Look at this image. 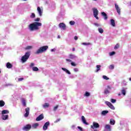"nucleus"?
<instances>
[{
  "label": "nucleus",
  "instance_id": "f257e3e1",
  "mask_svg": "<svg viewBox=\"0 0 131 131\" xmlns=\"http://www.w3.org/2000/svg\"><path fill=\"white\" fill-rule=\"evenodd\" d=\"M41 25L42 24L41 23L34 22L29 26V28L31 31L38 30V29H39V26H41Z\"/></svg>",
  "mask_w": 131,
  "mask_h": 131
},
{
  "label": "nucleus",
  "instance_id": "f03ea898",
  "mask_svg": "<svg viewBox=\"0 0 131 131\" xmlns=\"http://www.w3.org/2000/svg\"><path fill=\"white\" fill-rule=\"evenodd\" d=\"M49 49V47L47 46L41 47L39 48V49H38L36 52L35 53V54H36L37 55H38V54H41V53H43L47 51Z\"/></svg>",
  "mask_w": 131,
  "mask_h": 131
},
{
  "label": "nucleus",
  "instance_id": "7ed1b4c3",
  "mask_svg": "<svg viewBox=\"0 0 131 131\" xmlns=\"http://www.w3.org/2000/svg\"><path fill=\"white\" fill-rule=\"evenodd\" d=\"M30 57V52H26L25 54L21 57V61L22 63H25Z\"/></svg>",
  "mask_w": 131,
  "mask_h": 131
},
{
  "label": "nucleus",
  "instance_id": "20e7f679",
  "mask_svg": "<svg viewBox=\"0 0 131 131\" xmlns=\"http://www.w3.org/2000/svg\"><path fill=\"white\" fill-rule=\"evenodd\" d=\"M92 10L93 11V15L95 18H96L97 20H99V17H98V15H99V10L96 8H93Z\"/></svg>",
  "mask_w": 131,
  "mask_h": 131
},
{
  "label": "nucleus",
  "instance_id": "39448f33",
  "mask_svg": "<svg viewBox=\"0 0 131 131\" xmlns=\"http://www.w3.org/2000/svg\"><path fill=\"white\" fill-rule=\"evenodd\" d=\"M93 125H91V128H93V129L95 128H99L100 127V125L99 123L96 122H93Z\"/></svg>",
  "mask_w": 131,
  "mask_h": 131
},
{
  "label": "nucleus",
  "instance_id": "423d86ee",
  "mask_svg": "<svg viewBox=\"0 0 131 131\" xmlns=\"http://www.w3.org/2000/svg\"><path fill=\"white\" fill-rule=\"evenodd\" d=\"M23 129L25 131L30 130V129H31V125L27 124L26 126L23 127Z\"/></svg>",
  "mask_w": 131,
  "mask_h": 131
},
{
  "label": "nucleus",
  "instance_id": "0eeeda50",
  "mask_svg": "<svg viewBox=\"0 0 131 131\" xmlns=\"http://www.w3.org/2000/svg\"><path fill=\"white\" fill-rule=\"evenodd\" d=\"M105 104L112 110H115V107H114V106L112 103H111L110 102L106 101Z\"/></svg>",
  "mask_w": 131,
  "mask_h": 131
},
{
  "label": "nucleus",
  "instance_id": "6e6552de",
  "mask_svg": "<svg viewBox=\"0 0 131 131\" xmlns=\"http://www.w3.org/2000/svg\"><path fill=\"white\" fill-rule=\"evenodd\" d=\"M59 28H60V29H62V30H65L66 29V25L63 23H61L58 25Z\"/></svg>",
  "mask_w": 131,
  "mask_h": 131
},
{
  "label": "nucleus",
  "instance_id": "1a4fd4ad",
  "mask_svg": "<svg viewBox=\"0 0 131 131\" xmlns=\"http://www.w3.org/2000/svg\"><path fill=\"white\" fill-rule=\"evenodd\" d=\"M43 118H45V117L43 116V114H41L36 118V121H40V120H42Z\"/></svg>",
  "mask_w": 131,
  "mask_h": 131
},
{
  "label": "nucleus",
  "instance_id": "9d476101",
  "mask_svg": "<svg viewBox=\"0 0 131 131\" xmlns=\"http://www.w3.org/2000/svg\"><path fill=\"white\" fill-rule=\"evenodd\" d=\"M115 7L118 15H120V13H121L120 7H119V6H118V5H117V4H115Z\"/></svg>",
  "mask_w": 131,
  "mask_h": 131
},
{
  "label": "nucleus",
  "instance_id": "9b49d317",
  "mask_svg": "<svg viewBox=\"0 0 131 131\" xmlns=\"http://www.w3.org/2000/svg\"><path fill=\"white\" fill-rule=\"evenodd\" d=\"M37 11L38 12V14L40 17H41L42 16V13L43 11L40 9V7H38L37 9Z\"/></svg>",
  "mask_w": 131,
  "mask_h": 131
},
{
  "label": "nucleus",
  "instance_id": "f8f14e48",
  "mask_svg": "<svg viewBox=\"0 0 131 131\" xmlns=\"http://www.w3.org/2000/svg\"><path fill=\"white\" fill-rule=\"evenodd\" d=\"M69 57L70 59H72V60H77V59H78V57H77V56L72 54H70L69 55Z\"/></svg>",
  "mask_w": 131,
  "mask_h": 131
},
{
  "label": "nucleus",
  "instance_id": "ddd939ff",
  "mask_svg": "<svg viewBox=\"0 0 131 131\" xmlns=\"http://www.w3.org/2000/svg\"><path fill=\"white\" fill-rule=\"evenodd\" d=\"M29 111H30V108L29 107H27L25 109L26 113L24 115L25 117L29 116Z\"/></svg>",
  "mask_w": 131,
  "mask_h": 131
},
{
  "label": "nucleus",
  "instance_id": "4468645a",
  "mask_svg": "<svg viewBox=\"0 0 131 131\" xmlns=\"http://www.w3.org/2000/svg\"><path fill=\"white\" fill-rule=\"evenodd\" d=\"M105 131H111V125L110 124H106L104 126Z\"/></svg>",
  "mask_w": 131,
  "mask_h": 131
},
{
  "label": "nucleus",
  "instance_id": "2eb2a0df",
  "mask_svg": "<svg viewBox=\"0 0 131 131\" xmlns=\"http://www.w3.org/2000/svg\"><path fill=\"white\" fill-rule=\"evenodd\" d=\"M49 125H50V122H47L46 123H45L44 125L43 126V130H47L48 129Z\"/></svg>",
  "mask_w": 131,
  "mask_h": 131
},
{
  "label": "nucleus",
  "instance_id": "dca6fc26",
  "mask_svg": "<svg viewBox=\"0 0 131 131\" xmlns=\"http://www.w3.org/2000/svg\"><path fill=\"white\" fill-rule=\"evenodd\" d=\"M81 119H82V121L83 123H84V124H86V125H89V123H88L86 122V120H85V118H84V116H82L81 117Z\"/></svg>",
  "mask_w": 131,
  "mask_h": 131
},
{
  "label": "nucleus",
  "instance_id": "f3484780",
  "mask_svg": "<svg viewBox=\"0 0 131 131\" xmlns=\"http://www.w3.org/2000/svg\"><path fill=\"white\" fill-rule=\"evenodd\" d=\"M101 15L103 16L104 20H107L108 19V16H107V14L104 12H101Z\"/></svg>",
  "mask_w": 131,
  "mask_h": 131
},
{
  "label": "nucleus",
  "instance_id": "a211bd4d",
  "mask_svg": "<svg viewBox=\"0 0 131 131\" xmlns=\"http://www.w3.org/2000/svg\"><path fill=\"white\" fill-rule=\"evenodd\" d=\"M62 70H63V71H64V72H66L67 74L70 75L71 74V73L70 72V71H69V70H67V69H65L64 68H61Z\"/></svg>",
  "mask_w": 131,
  "mask_h": 131
},
{
  "label": "nucleus",
  "instance_id": "6ab92c4d",
  "mask_svg": "<svg viewBox=\"0 0 131 131\" xmlns=\"http://www.w3.org/2000/svg\"><path fill=\"white\" fill-rule=\"evenodd\" d=\"M6 67L8 69H11V68L13 67V65H12V64H11L10 62H7L6 64Z\"/></svg>",
  "mask_w": 131,
  "mask_h": 131
},
{
  "label": "nucleus",
  "instance_id": "aec40b11",
  "mask_svg": "<svg viewBox=\"0 0 131 131\" xmlns=\"http://www.w3.org/2000/svg\"><path fill=\"white\" fill-rule=\"evenodd\" d=\"M2 118L3 120H7V119H8V118H9V115H3L2 116Z\"/></svg>",
  "mask_w": 131,
  "mask_h": 131
},
{
  "label": "nucleus",
  "instance_id": "412c9836",
  "mask_svg": "<svg viewBox=\"0 0 131 131\" xmlns=\"http://www.w3.org/2000/svg\"><path fill=\"white\" fill-rule=\"evenodd\" d=\"M111 25L113 27H115V20H114V19H111Z\"/></svg>",
  "mask_w": 131,
  "mask_h": 131
},
{
  "label": "nucleus",
  "instance_id": "4be33fe9",
  "mask_svg": "<svg viewBox=\"0 0 131 131\" xmlns=\"http://www.w3.org/2000/svg\"><path fill=\"white\" fill-rule=\"evenodd\" d=\"M6 105V103L4 100H0V107H4Z\"/></svg>",
  "mask_w": 131,
  "mask_h": 131
},
{
  "label": "nucleus",
  "instance_id": "5701e85b",
  "mask_svg": "<svg viewBox=\"0 0 131 131\" xmlns=\"http://www.w3.org/2000/svg\"><path fill=\"white\" fill-rule=\"evenodd\" d=\"M110 123L111 124V125H114V124H115V121L113 119H111Z\"/></svg>",
  "mask_w": 131,
  "mask_h": 131
},
{
  "label": "nucleus",
  "instance_id": "b1692460",
  "mask_svg": "<svg viewBox=\"0 0 131 131\" xmlns=\"http://www.w3.org/2000/svg\"><path fill=\"white\" fill-rule=\"evenodd\" d=\"M8 113H9V111L6 110H4L2 112V115H4V114H8Z\"/></svg>",
  "mask_w": 131,
  "mask_h": 131
},
{
  "label": "nucleus",
  "instance_id": "393cba45",
  "mask_svg": "<svg viewBox=\"0 0 131 131\" xmlns=\"http://www.w3.org/2000/svg\"><path fill=\"white\" fill-rule=\"evenodd\" d=\"M96 68L97 70L96 71V72H98L99 71H100V70H101V66L100 65H97L96 66Z\"/></svg>",
  "mask_w": 131,
  "mask_h": 131
},
{
  "label": "nucleus",
  "instance_id": "a878e982",
  "mask_svg": "<svg viewBox=\"0 0 131 131\" xmlns=\"http://www.w3.org/2000/svg\"><path fill=\"white\" fill-rule=\"evenodd\" d=\"M108 113H109V111H103L101 112V115H106Z\"/></svg>",
  "mask_w": 131,
  "mask_h": 131
},
{
  "label": "nucleus",
  "instance_id": "bb28decb",
  "mask_svg": "<svg viewBox=\"0 0 131 131\" xmlns=\"http://www.w3.org/2000/svg\"><path fill=\"white\" fill-rule=\"evenodd\" d=\"M38 125H39V124H38V123H36L32 125V127L34 128H36L37 126H38Z\"/></svg>",
  "mask_w": 131,
  "mask_h": 131
},
{
  "label": "nucleus",
  "instance_id": "cd10ccee",
  "mask_svg": "<svg viewBox=\"0 0 131 131\" xmlns=\"http://www.w3.org/2000/svg\"><path fill=\"white\" fill-rule=\"evenodd\" d=\"M49 106H50V104L48 103H45L43 105V108H49Z\"/></svg>",
  "mask_w": 131,
  "mask_h": 131
},
{
  "label": "nucleus",
  "instance_id": "c85d7f7f",
  "mask_svg": "<svg viewBox=\"0 0 131 131\" xmlns=\"http://www.w3.org/2000/svg\"><path fill=\"white\" fill-rule=\"evenodd\" d=\"M33 48V47L31 46H28L25 48V50H32Z\"/></svg>",
  "mask_w": 131,
  "mask_h": 131
},
{
  "label": "nucleus",
  "instance_id": "c756f323",
  "mask_svg": "<svg viewBox=\"0 0 131 131\" xmlns=\"http://www.w3.org/2000/svg\"><path fill=\"white\" fill-rule=\"evenodd\" d=\"M22 104L23 106H24L25 107H26V100H25V99H22Z\"/></svg>",
  "mask_w": 131,
  "mask_h": 131
},
{
  "label": "nucleus",
  "instance_id": "7c9ffc66",
  "mask_svg": "<svg viewBox=\"0 0 131 131\" xmlns=\"http://www.w3.org/2000/svg\"><path fill=\"white\" fill-rule=\"evenodd\" d=\"M98 31L99 32V33H103L104 32V30H103V29H102V28H98Z\"/></svg>",
  "mask_w": 131,
  "mask_h": 131
},
{
  "label": "nucleus",
  "instance_id": "2f4dec72",
  "mask_svg": "<svg viewBox=\"0 0 131 131\" xmlns=\"http://www.w3.org/2000/svg\"><path fill=\"white\" fill-rule=\"evenodd\" d=\"M32 70H33V71H38V70H39V69H38L37 68V67H34L32 68Z\"/></svg>",
  "mask_w": 131,
  "mask_h": 131
},
{
  "label": "nucleus",
  "instance_id": "473e14b6",
  "mask_svg": "<svg viewBox=\"0 0 131 131\" xmlns=\"http://www.w3.org/2000/svg\"><path fill=\"white\" fill-rule=\"evenodd\" d=\"M34 66H35V64H34V63H31L29 67L30 68H33V67H34Z\"/></svg>",
  "mask_w": 131,
  "mask_h": 131
},
{
  "label": "nucleus",
  "instance_id": "72a5a7b5",
  "mask_svg": "<svg viewBox=\"0 0 131 131\" xmlns=\"http://www.w3.org/2000/svg\"><path fill=\"white\" fill-rule=\"evenodd\" d=\"M109 69L111 70H113V69H114V66L113 64L110 65L109 67Z\"/></svg>",
  "mask_w": 131,
  "mask_h": 131
},
{
  "label": "nucleus",
  "instance_id": "f704fd0d",
  "mask_svg": "<svg viewBox=\"0 0 131 131\" xmlns=\"http://www.w3.org/2000/svg\"><path fill=\"white\" fill-rule=\"evenodd\" d=\"M30 18H35V14H34V13H31L30 15Z\"/></svg>",
  "mask_w": 131,
  "mask_h": 131
},
{
  "label": "nucleus",
  "instance_id": "c9c22d12",
  "mask_svg": "<svg viewBox=\"0 0 131 131\" xmlns=\"http://www.w3.org/2000/svg\"><path fill=\"white\" fill-rule=\"evenodd\" d=\"M90 95L91 94H90V93L86 92L84 96H85V97H90Z\"/></svg>",
  "mask_w": 131,
  "mask_h": 131
},
{
  "label": "nucleus",
  "instance_id": "e433bc0d",
  "mask_svg": "<svg viewBox=\"0 0 131 131\" xmlns=\"http://www.w3.org/2000/svg\"><path fill=\"white\" fill-rule=\"evenodd\" d=\"M102 78H103V79H105V80H108V79H109V78H108V77H107L105 75H103L102 76Z\"/></svg>",
  "mask_w": 131,
  "mask_h": 131
},
{
  "label": "nucleus",
  "instance_id": "4c0bfd02",
  "mask_svg": "<svg viewBox=\"0 0 131 131\" xmlns=\"http://www.w3.org/2000/svg\"><path fill=\"white\" fill-rule=\"evenodd\" d=\"M82 45H83V46H90L91 45V43L83 42V43H82Z\"/></svg>",
  "mask_w": 131,
  "mask_h": 131
},
{
  "label": "nucleus",
  "instance_id": "58836bf2",
  "mask_svg": "<svg viewBox=\"0 0 131 131\" xmlns=\"http://www.w3.org/2000/svg\"><path fill=\"white\" fill-rule=\"evenodd\" d=\"M114 55H115V52L113 51L110 53V56H114Z\"/></svg>",
  "mask_w": 131,
  "mask_h": 131
},
{
  "label": "nucleus",
  "instance_id": "ea45409f",
  "mask_svg": "<svg viewBox=\"0 0 131 131\" xmlns=\"http://www.w3.org/2000/svg\"><path fill=\"white\" fill-rule=\"evenodd\" d=\"M104 94L105 95H107V94H109V90L108 89H106L104 90Z\"/></svg>",
  "mask_w": 131,
  "mask_h": 131
},
{
  "label": "nucleus",
  "instance_id": "a19ab883",
  "mask_svg": "<svg viewBox=\"0 0 131 131\" xmlns=\"http://www.w3.org/2000/svg\"><path fill=\"white\" fill-rule=\"evenodd\" d=\"M121 92H122V94L123 95V96H125V94H126L125 90L123 89Z\"/></svg>",
  "mask_w": 131,
  "mask_h": 131
},
{
  "label": "nucleus",
  "instance_id": "79ce46f5",
  "mask_svg": "<svg viewBox=\"0 0 131 131\" xmlns=\"http://www.w3.org/2000/svg\"><path fill=\"white\" fill-rule=\"evenodd\" d=\"M94 25L95 26H97V27H100V26H101V24H98V23H95Z\"/></svg>",
  "mask_w": 131,
  "mask_h": 131
},
{
  "label": "nucleus",
  "instance_id": "37998d69",
  "mask_svg": "<svg viewBox=\"0 0 131 131\" xmlns=\"http://www.w3.org/2000/svg\"><path fill=\"white\" fill-rule=\"evenodd\" d=\"M118 48H119V44H117L115 46V50H117V49H118Z\"/></svg>",
  "mask_w": 131,
  "mask_h": 131
},
{
  "label": "nucleus",
  "instance_id": "c03bdc74",
  "mask_svg": "<svg viewBox=\"0 0 131 131\" xmlns=\"http://www.w3.org/2000/svg\"><path fill=\"white\" fill-rule=\"evenodd\" d=\"M59 107V105H56L54 107L53 110L54 111H56V110H57L58 109V107Z\"/></svg>",
  "mask_w": 131,
  "mask_h": 131
},
{
  "label": "nucleus",
  "instance_id": "a18cd8bd",
  "mask_svg": "<svg viewBox=\"0 0 131 131\" xmlns=\"http://www.w3.org/2000/svg\"><path fill=\"white\" fill-rule=\"evenodd\" d=\"M70 25H74V24H75V22L73 21H70Z\"/></svg>",
  "mask_w": 131,
  "mask_h": 131
},
{
  "label": "nucleus",
  "instance_id": "49530a36",
  "mask_svg": "<svg viewBox=\"0 0 131 131\" xmlns=\"http://www.w3.org/2000/svg\"><path fill=\"white\" fill-rule=\"evenodd\" d=\"M111 101L112 103H115L116 102V99H112Z\"/></svg>",
  "mask_w": 131,
  "mask_h": 131
},
{
  "label": "nucleus",
  "instance_id": "de8ad7c7",
  "mask_svg": "<svg viewBox=\"0 0 131 131\" xmlns=\"http://www.w3.org/2000/svg\"><path fill=\"white\" fill-rule=\"evenodd\" d=\"M78 68H74V71L75 72H78Z\"/></svg>",
  "mask_w": 131,
  "mask_h": 131
},
{
  "label": "nucleus",
  "instance_id": "09e8293b",
  "mask_svg": "<svg viewBox=\"0 0 131 131\" xmlns=\"http://www.w3.org/2000/svg\"><path fill=\"white\" fill-rule=\"evenodd\" d=\"M40 20V18H37L35 19V21H36V22H39V21Z\"/></svg>",
  "mask_w": 131,
  "mask_h": 131
},
{
  "label": "nucleus",
  "instance_id": "8fccbe9b",
  "mask_svg": "<svg viewBox=\"0 0 131 131\" xmlns=\"http://www.w3.org/2000/svg\"><path fill=\"white\" fill-rule=\"evenodd\" d=\"M18 81H22V80H23L24 79V78H19L17 79Z\"/></svg>",
  "mask_w": 131,
  "mask_h": 131
},
{
  "label": "nucleus",
  "instance_id": "3c124183",
  "mask_svg": "<svg viewBox=\"0 0 131 131\" xmlns=\"http://www.w3.org/2000/svg\"><path fill=\"white\" fill-rule=\"evenodd\" d=\"M71 64L72 65V66H74V67L76 66V64L74 62H71Z\"/></svg>",
  "mask_w": 131,
  "mask_h": 131
},
{
  "label": "nucleus",
  "instance_id": "603ef678",
  "mask_svg": "<svg viewBox=\"0 0 131 131\" xmlns=\"http://www.w3.org/2000/svg\"><path fill=\"white\" fill-rule=\"evenodd\" d=\"M60 120H61V119H58L54 122H55V123H57V122H59V121H60Z\"/></svg>",
  "mask_w": 131,
  "mask_h": 131
},
{
  "label": "nucleus",
  "instance_id": "864d4df0",
  "mask_svg": "<svg viewBox=\"0 0 131 131\" xmlns=\"http://www.w3.org/2000/svg\"><path fill=\"white\" fill-rule=\"evenodd\" d=\"M78 128L80 131H82V128H81V127H80V126H78Z\"/></svg>",
  "mask_w": 131,
  "mask_h": 131
},
{
  "label": "nucleus",
  "instance_id": "5fc2aeb1",
  "mask_svg": "<svg viewBox=\"0 0 131 131\" xmlns=\"http://www.w3.org/2000/svg\"><path fill=\"white\" fill-rule=\"evenodd\" d=\"M66 61H67L68 62H72V60H71V59H67Z\"/></svg>",
  "mask_w": 131,
  "mask_h": 131
},
{
  "label": "nucleus",
  "instance_id": "6e6d98bb",
  "mask_svg": "<svg viewBox=\"0 0 131 131\" xmlns=\"http://www.w3.org/2000/svg\"><path fill=\"white\" fill-rule=\"evenodd\" d=\"M78 39V37H77L76 36H75L74 37V39H75V40H77Z\"/></svg>",
  "mask_w": 131,
  "mask_h": 131
},
{
  "label": "nucleus",
  "instance_id": "4d7b16f0",
  "mask_svg": "<svg viewBox=\"0 0 131 131\" xmlns=\"http://www.w3.org/2000/svg\"><path fill=\"white\" fill-rule=\"evenodd\" d=\"M55 51H56V49H52L51 50V52H55Z\"/></svg>",
  "mask_w": 131,
  "mask_h": 131
},
{
  "label": "nucleus",
  "instance_id": "13d9d810",
  "mask_svg": "<svg viewBox=\"0 0 131 131\" xmlns=\"http://www.w3.org/2000/svg\"><path fill=\"white\" fill-rule=\"evenodd\" d=\"M72 127H73V128H74V127H75V125H72Z\"/></svg>",
  "mask_w": 131,
  "mask_h": 131
},
{
  "label": "nucleus",
  "instance_id": "bf43d9fd",
  "mask_svg": "<svg viewBox=\"0 0 131 131\" xmlns=\"http://www.w3.org/2000/svg\"><path fill=\"white\" fill-rule=\"evenodd\" d=\"M75 51V48H73V52H74Z\"/></svg>",
  "mask_w": 131,
  "mask_h": 131
},
{
  "label": "nucleus",
  "instance_id": "052dcab7",
  "mask_svg": "<svg viewBox=\"0 0 131 131\" xmlns=\"http://www.w3.org/2000/svg\"><path fill=\"white\" fill-rule=\"evenodd\" d=\"M61 37V36H60L59 35H58V36H57V38H60Z\"/></svg>",
  "mask_w": 131,
  "mask_h": 131
},
{
  "label": "nucleus",
  "instance_id": "680f3d73",
  "mask_svg": "<svg viewBox=\"0 0 131 131\" xmlns=\"http://www.w3.org/2000/svg\"><path fill=\"white\" fill-rule=\"evenodd\" d=\"M129 81H131V78L129 79Z\"/></svg>",
  "mask_w": 131,
  "mask_h": 131
},
{
  "label": "nucleus",
  "instance_id": "e2e57ef3",
  "mask_svg": "<svg viewBox=\"0 0 131 131\" xmlns=\"http://www.w3.org/2000/svg\"><path fill=\"white\" fill-rule=\"evenodd\" d=\"M93 1H95V2H96V1H98V0H93Z\"/></svg>",
  "mask_w": 131,
  "mask_h": 131
},
{
  "label": "nucleus",
  "instance_id": "0e129e2a",
  "mask_svg": "<svg viewBox=\"0 0 131 131\" xmlns=\"http://www.w3.org/2000/svg\"><path fill=\"white\" fill-rule=\"evenodd\" d=\"M119 96H120V94H119Z\"/></svg>",
  "mask_w": 131,
  "mask_h": 131
},
{
  "label": "nucleus",
  "instance_id": "69168bd1",
  "mask_svg": "<svg viewBox=\"0 0 131 131\" xmlns=\"http://www.w3.org/2000/svg\"><path fill=\"white\" fill-rule=\"evenodd\" d=\"M1 70H0V73H1Z\"/></svg>",
  "mask_w": 131,
  "mask_h": 131
},
{
  "label": "nucleus",
  "instance_id": "338daca9",
  "mask_svg": "<svg viewBox=\"0 0 131 131\" xmlns=\"http://www.w3.org/2000/svg\"><path fill=\"white\" fill-rule=\"evenodd\" d=\"M94 131H97V130H95Z\"/></svg>",
  "mask_w": 131,
  "mask_h": 131
},
{
  "label": "nucleus",
  "instance_id": "774afa93",
  "mask_svg": "<svg viewBox=\"0 0 131 131\" xmlns=\"http://www.w3.org/2000/svg\"><path fill=\"white\" fill-rule=\"evenodd\" d=\"M130 5H131V2H130Z\"/></svg>",
  "mask_w": 131,
  "mask_h": 131
}]
</instances>
